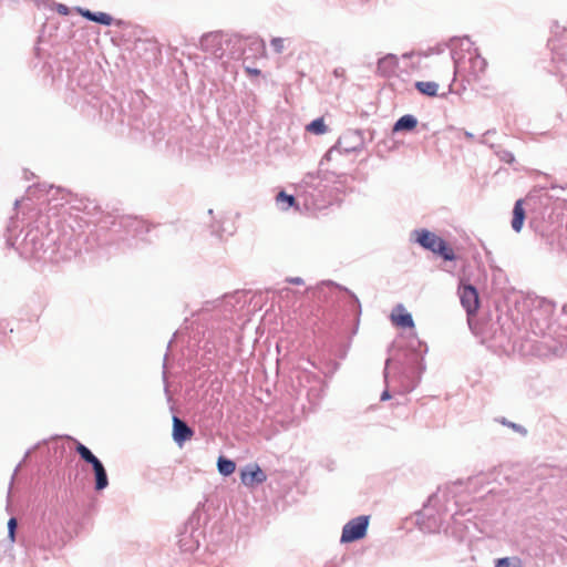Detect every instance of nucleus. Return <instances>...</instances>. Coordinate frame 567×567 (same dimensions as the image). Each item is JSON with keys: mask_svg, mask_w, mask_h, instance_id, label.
Masks as SVG:
<instances>
[{"mask_svg": "<svg viewBox=\"0 0 567 567\" xmlns=\"http://www.w3.org/2000/svg\"><path fill=\"white\" fill-rule=\"evenodd\" d=\"M417 523L420 528L427 533H434L441 527V520L430 513V508L427 506H425L419 514Z\"/></svg>", "mask_w": 567, "mask_h": 567, "instance_id": "obj_12", "label": "nucleus"}, {"mask_svg": "<svg viewBox=\"0 0 567 567\" xmlns=\"http://www.w3.org/2000/svg\"><path fill=\"white\" fill-rule=\"evenodd\" d=\"M495 567H520V561L516 557H503L495 561Z\"/></svg>", "mask_w": 567, "mask_h": 567, "instance_id": "obj_28", "label": "nucleus"}, {"mask_svg": "<svg viewBox=\"0 0 567 567\" xmlns=\"http://www.w3.org/2000/svg\"><path fill=\"white\" fill-rule=\"evenodd\" d=\"M56 11L60 13V14H68L69 13V8L65 6V4H58L56 7Z\"/></svg>", "mask_w": 567, "mask_h": 567, "instance_id": "obj_36", "label": "nucleus"}, {"mask_svg": "<svg viewBox=\"0 0 567 567\" xmlns=\"http://www.w3.org/2000/svg\"><path fill=\"white\" fill-rule=\"evenodd\" d=\"M19 204H20V200H19V199H16V202H14V206H16V207H18V206H19Z\"/></svg>", "mask_w": 567, "mask_h": 567, "instance_id": "obj_43", "label": "nucleus"}, {"mask_svg": "<svg viewBox=\"0 0 567 567\" xmlns=\"http://www.w3.org/2000/svg\"><path fill=\"white\" fill-rule=\"evenodd\" d=\"M419 381H420V377L417 378V380H416V381H412L409 385H406V386H405V390H406L408 392L412 391V390L417 385Z\"/></svg>", "mask_w": 567, "mask_h": 567, "instance_id": "obj_37", "label": "nucleus"}, {"mask_svg": "<svg viewBox=\"0 0 567 567\" xmlns=\"http://www.w3.org/2000/svg\"><path fill=\"white\" fill-rule=\"evenodd\" d=\"M551 32L557 35L558 34V24L555 22L553 25H551Z\"/></svg>", "mask_w": 567, "mask_h": 567, "instance_id": "obj_39", "label": "nucleus"}, {"mask_svg": "<svg viewBox=\"0 0 567 567\" xmlns=\"http://www.w3.org/2000/svg\"><path fill=\"white\" fill-rule=\"evenodd\" d=\"M75 451L76 453L80 455V457L89 463V464H94V462H97L100 461L99 457H96L92 451L84 444H82L81 442H76V445H75Z\"/></svg>", "mask_w": 567, "mask_h": 567, "instance_id": "obj_23", "label": "nucleus"}, {"mask_svg": "<svg viewBox=\"0 0 567 567\" xmlns=\"http://www.w3.org/2000/svg\"><path fill=\"white\" fill-rule=\"evenodd\" d=\"M18 527V522L14 517H11L8 520V537L13 543L16 540V532Z\"/></svg>", "mask_w": 567, "mask_h": 567, "instance_id": "obj_30", "label": "nucleus"}, {"mask_svg": "<svg viewBox=\"0 0 567 567\" xmlns=\"http://www.w3.org/2000/svg\"><path fill=\"white\" fill-rule=\"evenodd\" d=\"M468 64L471 73L477 78L485 72L487 61L481 56V54L477 52V49H474V53H471L468 58Z\"/></svg>", "mask_w": 567, "mask_h": 567, "instance_id": "obj_15", "label": "nucleus"}, {"mask_svg": "<svg viewBox=\"0 0 567 567\" xmlns=\"http://www.w3.org/2000/svg\"><path fill=\"white\" fill-rule=\"evenodd\" d=\"M390 398H391V394H390L389 390H388V389H385V390L381 393V398H380V400H381V401H386V400H389Z\"/></svg>", "mask_w": 567, "mask_h": 567, "instance_id": "obj_38", "label": "nucleus"}, {"mask_svg": "<svg viewBox=\"0 0 567 567\" xmlns=\"http://www.w3.org/2000/svg\"><path fill=\"white\" fill-rule=\"evenodd\" d=\"M78 12L89 21H92L93 11L89 9L78 8Z\"/></svg>", "mask_w": 567, "mask_h": 567, "instance_id": "obj_33", "label": "nucleus"}, {"mask_svg": "<svg viewBox=\"0 0 567 567\" xmlns=\"http://www.w3.org/2000/svg\"><path fill=\"white\" fill-rule=\"evenodd\" d=\"M235 41L236 44H238L239 50L241 51L240 54H243L245 59H248L250 56H257L259 54H262L265 51L264 41L260 39H236Z\"/></svg>", "mask_w": 567, "mask_h": 567, "instance_id": "obj_10", "label": "nucleus"}, {"mask_svg": "<svg viewBox=\"0 0 567 567\" xmlns=\"http://www.w3.org/2000/svg\"><path fill=\"white\" fill-rule=\"evenodd\" d=\"M236 464L233 460L219 456L217 460V470L223 476H229L235 472Z\"/></svg>", "mask_w": 567, "mask_h": 567, "instance_id": "obj_21", "label": "nucleus"}, {"mask_svg": "<svg viewBox=\"0 0 567 567\" xmlns=\"http://www.w3.org/2000/svg\"><path fill=\"white\" fill-rule=\"evenodd\" d=\"M363 148V136L360 130H349L344 132L338 140L337 144L326 154L330 158L334 152L349 154Z\"/></svg>", "mask_w": 567, "mask_h": 567, "instance_id": "obj_4", "label": "nucleus"}, {"mask_svg": "<svg viewBox=\"0 0 567 567\" xmlns=\"http://www.w3.org/2000/svg\"><path fill=\"white\" fill-rule=\"evenodd\" d=\"M465 137L472 140L474 138V135L471 132H465Z\"/></svg>", "mask_w": 567, "mask_h": 567, "instance_id": "obj_41", "label": "nucleus"}, {"mask_svg": "<svg viewBox=\"0 0 567 567\" xmlns=\"http://www.w3.org/2000/svg\"><path fill=\"white\" fill-rule=\"evenodd\" d=\"M287 281L289 284H293V285H302L303 284V279L300 277H290L287 279Z\"/></svg>", "mask_w": 567, "mask_h": 567, "instance_id": "obj_35", "label": "nucleus"}, {"mask_svg": "<svg viewBox=\"0 0 567 567\" xmlns=\"http://www.w3.org/2000/svg\"><path fill=\"white\" fill-rule=\"evenodd\" d=\"M306 130L312 134L321 135V134H324L328 128H327V125L324 124L323 118L318 117V118L313 120L312 122H310L306 126Z\"/></svg>", "mask_w": 567, "mask_h": 567, "instance_id": "obj_25", "label": "nucleus"}, {"mask_svg": "<svg viewBox=\"0 0 567 567\" xmlns=\"http://www.w3.org/2000/svg\"><path fill=\"white\" fill-rule=\"evenodd\" d=\"M29 455H30V451H28V452L25 453V455H24V460H27V458L29 457Z\"/></svg>", "mask_w": 567, "mask_h": 567, "instance_id": "obj_44", "label": "nucleus"}, {"mask_svg": "<svg viewBox=\"0 0 567 567\" xmlns=\"http://www.w3.org/2000/svg\"><path fill=\"white\" fill-rule=\"evenodd\" d=\"M20 466H21V463H20V464H18V466L16 467L13 475H16V474H17V472H18V471H19V468H20ZM13 478H14V476H12V480H13Z\"/></svg>", "mask_w": 567, "mask_h": 567, "instance_id": "obj_42", "label": "nucleus"}, {"mask_svg": "<svg viewBox=\"0 0 567 567\" xmlns=\"http://www.w3.org/2000/svg\"><path fill=\"white\" fill-rule=\"evenodd\" d=\"M537 307L544 311L545 315L551 316L556 309V302L547 298H538L536 300Z\"/></svg>", "mask_w": 567, "mask_h": 567, "instance_id": "obj_26", "label": "nucleus"}, {"mask_svg": "<svg viewBox=\"0 0 567 567\" xmlns=\"http://www.w3.org/2000/svg\"><path fill=\"white\" fill-rule=\"evenodd\" d=\"M460 45L463 50L470 52L473 43L471 42L468 37L463 38H451L449 43L445 44H439L435 48H431L430 51L432 53H442L445 48L451 49V55L454 62V69L455 73H460L464 69L465 61H463V58L458 55L456 51V47Z\"/></svg>", "mask_w": 567, "mask_h": 567, "instance_id": "obj_5", "label": "nucleus"}, {"mask_svg": "<svg viewBox=\"0 0 567 567\" xmlns=\"http://www.w3.org/2000/svg\"><path fill=\"white\" fill-rule=\"evenodd\" d=\"M525 210L523 208V202L522 199L516 200L514 208H513V219H512V228L519 233L523 228L524 220H525Z\"/></svg>", "mask_w": 567, "mask_h": 567, "instance_id": "obj_18", "label": "nucleus"}, {"mask_svg": "<svg viewBox=\"0 0 567 567\" xmlns=\"http://www.w3.org/2000/svg\"><path fill=\"white\" fill-rule=\"evenodd\" d=\"M326 289H328L330 291H343V292L348 293L355 302V306L358 308H360V302H359V299L357 298V296L353 292H351L349 289H347L346 287H342L333 281H322L316 288V291H317L319 298L321 296H323L324 298L327 297Z\"/></svg>", "mask_w": 567, "mask_h": 567, "instance_id": "obj_14", "label": "nucleus"}, {"mask_svg": "<svg viewBox=\"0 0 567 567\" xmlns=\"http://www.w3.org/2000/svg\"><path fill=\"white\" fill-rule=\"evenodd\" d=\"M248 73H251V74H259L260 71L258 69H250V68H247L246 69Z\"/></svg>", "mask_w": 567, "mask_h": 567, "instance_id": "obj_40", "label": "nucleus"}, {"mask_svg": "<svg viewBox=\"0 0 567 567\" xmlns=\"http://www.w3.org/2000/svg\"><path fill=\"white\" fill-rule=\"evenodd\" d=\"M276 203L279 209L288 210L290 207L296 205V198L293 195H288L284 190L279 192L276 196Z\"/></svg>", "mask_w": 567, "mask_h": 567, "instance_id": "obj_22", "label": "nucleus"}, {"mask_svg": "<svg viewBox=\"0 0 567 567\" xmlns=\"http://www.w3.org/2000/svg\"><path fill=\"white\" fill-rule=\"evenodd\" d=\"M460 300L467 316L476 313L480 306L477 289L472 285H465L460 288Z\"/></svg>", "mask_w": 567, "mask_h": 567, "instance_id": "obj_8", "label": "nucleus"}, {"mask_svg": "<svg viewBox=\"0 0 567 567\" xmlns=\"http://www.w3.org/2000/svg\"><path fill=\"white\" fill-rule=\"evenodd\" d=\"M563 311L567 313V306L563 307Z\"/></svg>", "mask_w": 567, "mask_h": 567, "instance_id": "obj_45", "label": "nucleus"}, {"mask_svg": "<svg viewBox=\"0 0 567 567\" xmlns=\"http://www.w3.org/2000/svg\"><path fill=\"white\" fill-rule=\"evenodd\" d=\"M326 185L319 173H308L297 185L299 195H305L311 200L312 205H317L318 200L323 196Z\"/></svg>", "mask_w": 567, "mask_h": 567, "instance_id": "obj_3", "label": "nucleus"}, {"mask_svg": "<svg viewBox=\"0 0 567 567\" xmlns=\"http://www.w3.org/2000/svg\"><path fill=\"white\" fill-rule=\"evenodd\" d=\"M415 241L423 248L440 255L444 260L455 259L454 251L447 246L446 241L427 229L414 230Z\"/></svg>", "mask_w": 567, "mask_h": 567, "instance_id": "obj_2", "label": "nucleus"}, {"mask_svg": "<svg viewBox=\"0 0 567 567\" xmlns=\"http://www.w3.org/2000/svg\"><path fill=\"white\" fill-rule=\"evenodd\" d=\"M415 89L424 95L436 96L439 84L433 81H417L415 83Z\"/></svg>", "mask_w": 567, "mask_h": 567, "instance_id": "obj_20", "label": "nucleus"}, {"mask_svg": "<svg viewBox=\"0 0 567 567\" xmlns=\"http://www.w3.org/2000/svg\"><path fill=\"white\" fill-rule=\"evenodd\" d=\"M391 318H392V321L399 327H402V328H413L414 327V321H413L412 315L409 312H403L400 315L393 313Z\"/></svg>", "mask_w": 567, "mask_h": 567, "instance_id": "obj_24", "label": "nucleus"}, {"mask_svg": "<svg viewBox=\"0 0 567 567\" xmlns=\"http://www.w3.org/2000/svg\"><path fill=\"white\" fill-rule=\"evenodd\" d=\"M502 159L505 161L506 163H513L515 157H514V155L511 152L506 151V152L503 153Z\"/></svg>", "mask_w": 567, "mask_h": 567, "instance_id": "obj_34", "label": "nucleus"}, {"mask_svg": "<svg viewBox=\"0 0 567 567\" xmlns=\"http://www.w3.org/2000/svg\"><path fill=\"white\" fill-rule=\"evenodd\" d=\"M92 22L100 23L102 25H111L113 22L112 16L105 12H94L92 16Z\"/></svg>", "mask_w": 567, "mask_h": 567, "instance_id": "obj_27", "label": "nucleus"}, {"mask_svg": "<svg viewBox=\"0 0 567 567\" xmlns=\"http://www.w3.org/2000/svg\"><path fill=\"white\" fill-rule=\"evenodd\" d=\"M272 49L275 50V52L277 53H281L282 50H284V39L281 38H274L270 42Z\"/></svg>", "mask_w": 567, "mask_h": 567, "instance_id": "obj_32", "label": "nucleus"}, {"mask_svg": "<svg viewBox=\"0 0 567 567\" xmlns=\"http://www.w3.org/2000/svg\"><path fill=\"white\" fill-rule=\"evenodd\" d=\"M224 34L221 32L206 33L200 38L202 50L212 53L215 58L223 59L224 56Z\"/></svg>", "mask_w": 567, "mask_h": 567, "instance_id": "obj_7", "label": "nucleus"}, {"mask_svg": "<svg viewBox=\"0 0 567 567\" xmlns=\"http://www.w3.org/2000/svg\"><path fill=\"white\" fill-rule=\"evenodd\" d=\"M368 526L369 516L367 515L350 519L342 528L340 542L347 544L362 539L367 535Z\"/></svg>", "mask_w": 567, "mask_h": 567, "instance_id": "obj_6", "label": "nucleus"}, {"mask_svg": "<svg viewBox=\"0 0 567 567\" xmlns=\"http://www.w3.org/2000/svg\"><path fill=\"white\" fill-rule=\"evenodd\" d=\"M417 125V118L412 114L401 116L393 125V132H410Z\"/></svg>", "mask_w": 567, "mask_h": 567, "instance_id": "obj_17", "label": "nucleus"}, {"mask_svg": "<svg viewBox=\"0 0 567 567\" xmlns=\"http://www.w3.org/2000/svg\"><path fill=\"white\" fill-rule=\"evenodd\" d=\"M499 422H501L503 425H506V426H508V427L513 429L515 432H517V433H519V434H522V435H524V436L527 434V430H526L523 425H520V424H517V423L511 422V421L506 420L505 417H502V419L499 420Z\"/></svg>", "mask_w": 567, "mask_h": 567, "instance_id": "obj_29", "label": "nucleus"}, {"mask_svg": "<svg viewBox=\"0 0 567 567\" xmlns=\"http://www.w3.org/2000/svg\"><path fill=\"white\" fill-rule=\"evenodd\" d=\"M94 473V489L101 492L109 486V477L103 463L100 461L92 464Z\"/></svg>", "mask_w": 567, "mask_h": 567, "instance_id": "obj_13", "label": "nucleus"}, {"mask_svg": "<svg viewBox=\"0 0 567 567\" xmlns=\"http://www.w3.org/2000/svg\"><path fill=\"white\" fill-rule=\"evenodd\" d=\"M424 369L423 358L417 352L412 351L406 354V367H403L402 371H419L421 374Z\"/></svg>", "mask_w": 567, "mask_h": 567, "instance_id": "obj_19", "label": "nucleus"}, {"mask_svg": "<svg viewBox=\"0 0 567 567\" xmlns=\"http://www.w3.org/2000/svg\"><path fill=\"white\" fill-rule=\"evenodd\" d=\"M48 243H53V239L49 238V236L44 237L43 233L38 228L29 229L19 246H17V238L7 237L8 246L17 248L22 257L38 260L45 258Z\"/></svg>", "mask_w": 567, "mask_h": 567, "instance_id": "obj_1", "label": "nucleus"}, {"mask_svg": "<svg viewBox=\"0 0 567 567\" xmlns=\"http://www.w3.org/2000/svg\"><path fill=\"white\" fill-rule=\"evenodd\" d=\"M172 435L174 442L182 447L186 441L192 439L194 430L185 421L174 415Z\"/></svg>", "mask_w": 567, "mask_h": 567, "instance_id": "obj_11", "label": "nucleus"}, {"mask_svg": "<svg viewBox=\"0 0 567 567\" xmlns=\"http://www.w3.org/2000/svg\"><path fill=\"white\" fill-rule=\"evenodd\" d=\"M120 225L125 227L127 233L132 234L133 236H138L145 229V224L143 220L131 216L122 217Z\"/></svg>", "mask_w": 567, "mask_h": 567, "instance_id": "obj_16", "label": "nucleus"}, {"mask_svg": "<svg viewBox=\"0 0 567 567\" xmlns=\"http://www.w3.org/2000/svg\"><path fill=\"white\" fill-rule=\"evenodd\" d=\"M241 483L247 487H254L266 482L267 475L258 464H247L240 471Z\"/></svg>", "mask_w": 567, "mask_h": 567, "instance_id": "obj_9", "label": "nucleus"}, {"mask_svg": "<svg viewBox=\"0 0 567 567\" xmlns=\"http://www.w3.org/2000/svg\"><path fill=\"white\" fill-rule=\"evenodd\" d=\"M400 361L395 358L388 359L385 361V368H384V379H388V371L389 369H398Z\"/></svg>", "mask_w": 567, "mask_h": 567, "instance_id": "obj_31", "label": "nucleus"}]
</instances>
